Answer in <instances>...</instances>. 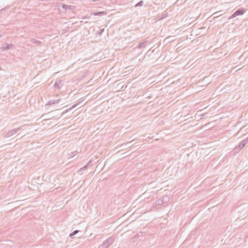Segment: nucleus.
<instances>
[{
  "mask_svg": "<svg viewBox=\"0 0 248 248\" xmlns=\"http://www.w3.org/2000/svg\"><path fill=\"white\" fill-rule=\"evenodd\" d=\"M143 1L140 0L135 5V7H137L141 6L143 5Z\"/></svg>",
  "mask_w": 248,
  "mask_h": 248,
  "instance_id": "f3484780",
  "label": "nucleus"
},
{
  "mask_svg": "<svg viewBox=\"0 0 248 248\" xmlns=\"http://www.w3.org/2000/svg\"><path fill=\"white\" fill-rule=\"evenodd\" d=\"M84 99H83V100H80V101H78V102L74 105H73L71 108L65 110L64 111H63L62 113V114H65L67 112H68L69 111L72 110V109H73L74 108H76L77 106H78V105H79V104H80L84 100Z\"/></svg>",
  "mask_w": 248,
  "mask_h": 248,
  "instance_id": "0eeeda50",
  "label": "nucleus"
},
{
  "mask_svg": "<svg viewBox=\"0 0 248 248\" xmlns=\"http://www.w3.org/2000/svg\"><path fill=\"white\" fill-rule=\"evenodd\" d=\"M13 47H14L13 44H4L2 46L1 48H2V50H9V49H12Z\"/></svg>",
  "mask_w": 248,
  "mask_h": 248,
  "instance_id": "1a4fd4ad",
  "label": "nucleus"
},
{
  "mask_svg": "<svg viewBox=\"0 0 248 248\" xmlns=\"http://www.w3.org/2000/svg\"><path fill=\"white\" fill-rule=\"evenodd\" d=\"M61 101V99H53V100H49L47 103L45 105V107L46 108H48V106H52L54 104H58L60 103Z\"/></svg>",
  "mask_w": 248,
  "mask_h": 248,
  "instance_id": "423d86ee",
  "label": "nucleus"
},
{
  "mask_svg": "<svg viewBox=\"0 0 248 248\" xmlns=\"http://www.w3.org/2000/svg\"><path fill=\"white\" fill-rule=\"evenodd\" d=\"M61 83V80H57L54 84V88L55 89H57V88H60V87H59V84Z\"/></svg>",
  "mask_w": 248,
  "mask_h": 248,
  "instance_id": "ddd939ff",
  "label": "nucleus"
},
{
  "mask_svg": "<svg viewBox=\"0 0 248 248\" xmlns=\"http://www.w3.org/2000/svg\"><path fill=\"white\" fill-rule=\"evenodd\" d=\"M77 154H78V151H74L68 155V158H72V157H74L76 155H77Z\"/></svg>",
  "mask_w": 248,
  "mask_h": 248,
  "instance_id": "f8f14e48",
  "label": "nucleus"
},
{
  "mask_svg": "<svg viewBox=\"0 0 248 248\" xmlns=\"http://www.w3.org/2000/svg\"><path fill=\"white\" fill-rule=\"evenodd\" d=\"M104 31V29H100L99 30L97 31V34L99 35H101L102 33Z\"/></svg>",
  "mask_w": 248,
  "mask_h": 248,
  "instance_id": "a211bd4d",
  "label": "nucleus"
},
{
  "mask_svg": "<svg viewBox=\"0 0 248 248\" xmlns=\"http://www.w3.org/2000/svg\"><path fill=\"white\" fill-rule=\"evenodd\" d=\"M248 142V138H246L241 141L238 146H237L234 149L235 153L239 152L241 149H242L246 144Z\"/></svg>",
  "mask_w": 248,
  "mask_h": 248,
  "instance_id": "20e7f679",
  "label": "nucleus"
},
{
  "mask_svg": "<svg viewBox=\"0 0 248 248\" xmlns=\"http://www.w3.org/2000/svg\"><path fill=\"white\" fill-rule=\"evenodd\" d=\"M86 169H87L86 167L83 166V167H82L80 169V170H78V171L82 172V171L85 170Z\"/></svg>",
  "mask_w": 248,
  "mask_h": 248,
  "instance_id": "6ab92c4d",
  "label": "nucleus"
},
{
  "mask_svg": "<svg viewBox=\"0 0 248 248\" xmlns=\"http://www.w3.org/2000/svg\"><path fill=\"white\" fill-rule=\"evenodd\" d=\"M114 241V238L112 237H108L103 243L102 246H99V248L102 247L104 248H108L109 246H110Z\"/></svg>",
  "mask_w": 248,
  "mask_h": 248,
  "instance_id": "39448f33",
  "label": "nucleus"
},
{
  "mask_svg": "<svg viewBox=\"0 0 248 248\" xmlns=\"http://www.w3.org/2000/svg\"><path fill=\"white\" fill-rule=\"evenodd\" d=\"M78 232H79L78 230H75L74 231H73L72 232H71L69 236L71 238H73V236L75 235V234H76Z\"/></svg>",
  "mask_w": 248,
  "mask_h": 248,
  "instance_id": "2eb2a0df",
  "label": "nucleus"
},
{
  "mask_svg": "<svg viewBox=\"0 0 248 248\" xmlns=\"http://www.w3.org/2000/svg\"><path fill=\"white\" fill-rule=\"evenodd\" d=\"M170 201V197L168 195H165L161 198L156 200L154 204L155 206L157 205H163L164 203H168Z\"/></svg>",
  "mask_w": 248,
  "mask_h": 248,
  "instance_id": "f257e3e1",
  "label": "nucleus"
},
{
  "mask_svg": "<svg viewBox=\"0 0 248 248\" xmlns=\"http://www.w3.org/2000/svg\"><path fill=\"white\" fill-rule=\"evenodd\" d=\"M147 45V41H143V42H140L139 44L138 48H143L146 47Z\"/></svg>",
  "mask_w": 248,
  "mask_h": 248,
  "instance_id": "9d476101",
  "label": "nucleus"
},
{
  "mask_svg": "<svg viewBox=\"0 0 248 248\" xmlns=\"http://www.w3.org/2000/svg\"><path fill=\"white\" fill-rule=\"evenodd\" d=\"M21 129V127H19L17 128L9 130L7 132L3 134V137L5 138H9L17 133Z\"/></svg>",
  "mask_w": 248,
  "mask_h": 248,
  "instance_id": "7ed1b4c3",
  "label": "nucleus"
},
{
  "mask_svg": "<svg viewBox=\"0 0 248 248\" xmlns=\"http://www.w3.org/2000/svg\"><path fill=\"white\" fill-rule=\"evenodd\" d=\"M247 10L246 9L240 8L236 10L234 13L230 16L229 19L235 17L237 16L243 15L246 13Z\"/></svg>",
  "mask_w": 248,
  "mask_h": 248,
  "instance_id": "f03ea898",
  "label": "nucleus"
},
{
  "mask_svg": "<svg viewBox=\"0 0 248 248\" xmlns=\"http://www.w3.org/2000/svg\"><path fill=\"white\" fill-rule=\"evenodd\" d=\"M41 1H48V0H40Z\"/></svg>",
  "mask_w": 248,
  "mask_h": 248,
  "instance_id": "412c9836",
  "label": "nucleus"
},
{
  "mask_svg": "<svg viewBox=\"0 0 248 248\" xmlns=\"http://www.w3.org/2000/svg\"><path fill=\"white\" fill-rule=\"evenodd\" d=\"M31 42L32 43H34V44H38V45H39L41 43V42L39 41V40H37L35 39H34V38H32L31 40Z\"/></svg>",
  "mask_w": 248,
  "mask_h": 248,
  "instance_id": "4468645a",
  "label": "nucleus"
},
{
  "mask_svg": "<svg viewBox=\"0 0 248 248\" xmlns=\"http://www.w3.org/2000/svg\"><path fill=\"white\" fill-rule=\"evenodd\" d=\"M106 14V12H103V11H101V12H93V13H92V15H93V16H102L103 15H105Z\"/></svg>",
  "mask_w": 248,
  "mask_h": 248,
  "instance_id": "9b49d317",
  "label": "nucleus"
},
{
  "mask_svg": "<svg viewBox=\"0 0 248 248\" xmlns=\"http://www.w3.org/2000/svg\"><path fill=\"white\" fill-rule=\"evenodd\" d=\"M91 163H92V161H91V160L89 161L87 163V164L84 166V167H86V169H87V168H88V167L89 166V165H90V164H91Z\"/></svg>",
  "mask_w": 248,
  "mask_h": 248,
  "instance_id": "aec40b11",
  "label": "nucleus"
},
{
  "mask_svg": "<svg viewBox=\"0 0 248 248\" xmlns=\"http://www.w3.org/2000/svg\"><path fill=\"white\" fill-rule=\"evenodd\" d=\"M221 15L219 14V12H216L213 14L214 17H213V19H214L216 18L219 16Z\"/></svg>",
  "mask_w": 248,
  "mask_h": 248,
  "instance_id": "dca6fc26",
  "label": "nucleus"
},
{
  "mask_svg": "<svg viewBox=\"0 0 248 248\" xmlns=\"http://www.w3.org/2000/svg\"><path fill=\"white\" fill-rule=\"evenodd\" d=\"M61 4L62 5V8L65 10H69L71 11H73L76 8V7L73 5H67L63 3H61Z\"/></svg>",
  "mask_w": 248,
  "mask_h": 248,
  "instance_id": "6e6552de",
  "label": "nucleus"
}]
</instances>
